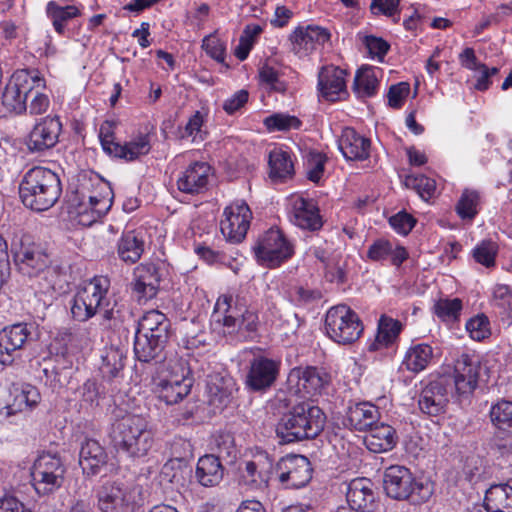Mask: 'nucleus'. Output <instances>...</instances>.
I'll return each instance as SVG.
<instances>
[{
    "label": "nucleus",
    "instance_id": "39448f33",
    "mask_svg": "<svg viewBox=\"0 0 512 512\" xmlns=\"http://www.w3.org/2000/svg\"><path fill=\"white\" fill-rule=\"evenodd\" d=\"M383 488L391 499L408 501L412 505L427 502L433 494L431 484L418 480L411 470L403 465H391L385 469Z\"/></svg>",
    "mask_w": 512,
    "mask_h": 512
},
{
    "label": "nucleus",
    "instance_id": "603ef678",
    "mask_svg": "<svg viewBox=\"0 0 512 512\" xmlns=\"http://www.w3.org/2000/svg\"><path fill=\"white\" fill-rule=\"evenodd\" d=\"M462 310L459 298L439 299L434 305V313L443 321L456 320Z\"/></svg>",
    "mask_w": 512,
    "mask_h": 512
},
{
    "label": "nucleus",
    "instance_id": "dca6fc26",
    "mask_svg": "<svg viewBox=\"0 0 512 512\" xmlns=\"http://www.w3.org/2000/svg\"><path fill=\"white\" fill-rule=\"evenodd\" d=\"M220 230L230 243H240L246 237L252 212L244 201H236L224 209Z\"/></svg>",
    "mask_w": 512,
    "mask_h": 512
},
{
    "label": "nucleus",
    "instance_id": "c03bdc74",
    "mask_svg": "<svg viewBox=\"0 0 512 512\" xmlns=\"http://www.w3.org/2000/svg\"><path fill=\"white\" fill-rule=\"evenodd\" d=\"M118 148L121 151H115L113 156L126 161H134L150 152V137L148 134H139L123 145L118 144Z\"/></svg>",
    "mask_w": 512,
    "mask_h": 512
},
{
    "label": "nucleus",
    "instance_id": "4468645a",
    "mask_svg": "<svg viewBox=\"0 0 512 512\" xmlns=\"http://www.w3.org/2000/svg\"><path fill=\"white\" fill-rule=\"evenodd\" d=\"M34 325L19 322L5 326L0 330V363L12 365L20 357V351L31 339Z\"/></svg>",
    "mask_w": 512,
    "mask_h": 512
},
{
    "label": "nucleus",
    "instance_id": "774afa93",
    "mask_svg": "<svg viewBox=\"0 0 512 512\" xmlns=\"http://www.w3.org/2000/svg\"><path fill=\"white\" fill-rule=\"evenodd\" d=\"M249 98V93L247 90H239L231 97L226 99L223 103V110L227 114H234L238 110H240L247 102Z\"/></svg>",
    "mask_w": 512,
    "mask_h": 512
},
{
    "label": "nucleus",
    "instance_id": "f3484780",
    "mask_svg": "<svg viewBox=\"0 0 512 512\" xmlns=\"http://www.w3.org/2000/svg\"><path fill=\"white\" fill-rule=\"evenodd\" d=\"M280 361L258 355L249 362L245 378L247 388L253 392H265L276 382L280 373Z\"/></svg>",
    "mask_w": 512,
    "mask_h": 512
},
{
    "label": "nucleus",
    "instance_id": "338daca9",
    "mask_svg": "<svg viewBox=\"0 0 512 512\" xmlns=\"http://www.w3.org/2000/svg\"><path fill=\"white\" fill-rule=\"evenodd\" d=\"M43 88H37L34 90L32 96L31 102L29 105H27V110L29 114L31 115H40L45 113L50 105L49 97L42 93L41 90Z\"/></svg>",
    "mask_w": 512,
    "mask_h": 512
},
{
    "label": "nucleus",
    "instance_id": "0e129e2a",
    "mask_svg": "<svg viewBox=\"0 0 512 512\" xmlns=\"http://www.w3.org/2000/svg\"><path fill=\"white\" fill-rule=\"evenodd\" d=\"M203 48L206 53L218 62H223L225 59V46L224 43L216 36L210 35L203 40Z\"/></svg>",
    "mask_w": 512,
    "mask_h": 512
},
{
    "label": "nucleus",
    "instance_id": "f8f14e48",
    "mask_svg": "<svg viewBox=\"0 0 512 512\" xmlns=\"http://www.w3.org/2000/svg\"><path fill=\"white\" fill-rule=\"evenodd\" d=\"M254 251L259 261L276 268L293 256L294 246L280 229L271 228L259 238Z\"/></svg>",
    "mask_w": 512,
    "mask_h": 512
},
{
    "label": "nucleus",
    "instance_id": "72a5a7b5",
    "mask_svg": "<svg viewBox=\"0 0 512 512\" xmlns=\"http://www.w3.org/2000/svg\"><path fill=\"white\" fill-rule=\"evenodd\" d=\"M380 417L378 408L370 402L356 403L348 407L347 425L357 431H366L373 427Z\"/></svg>",
    "mask_w": 512,
    "mask_h": 512
},
{
    "label": "nucleus",
    "instance_id": "9b49d317",
    "mask_svg": "<svg viewBox=\"0 0 512 512\" xmlns=\"http://www.w3.org/2000/svg\"><path fill=\"white\" fill-rule=\"evenodd\" d=\"M12 253L18 271L28 277L38 276L51 262L46 249L30 235H23L13 243Z\"/></svg>",
    "mask_w": 512,
    "mask_h": 512
},
{
    "label": "nucleus",
    "instance_id": "b1692460",
    "mask_svg": "<svg viewBox=\"0 0 512 512\" xmlns=\"http://www.w3.org/2000/svg\"><path fill=\"white\" fill-rule=\"evenodd\" d=\"M62 123L57 116H47L38 121L28 135L27 148L31 152H44L59 141Z\"/></svg>",
    "mask_w": 512,
    "mask_h": 512
},
{
    "label": "nucleus",
    "instance_id": "c756f323",
    "mask_svg": "<svg viewBox=\"0 0 512 512\" xmlns=\"http://www.w3.org/2000/svg\"><path fill=\"white\" fill-rule=\"evenodd\" d=\"M168 336L135 333L134 353L137 360L144 363L161 360L168 342Z\"/></svg>",
    "mask_w": 512,
    "mask_h": 512
},
{
    "label": "nucleus",
    "instance_id": "6e6552de",
    "mask_svg": "<svg viewBox=\"0 0 512 512\" xmlns=\"http://www.w3.org/2000/svg\"><path fill=\"white\" fill-rule=\"evenodd\" d=\"M164 366L167 375L156 382L155 393L167 405L177 404L190 393L193 379L188 376L189 370L181 359L165 358Z\"/></svg>",
    "mask_w": 512,
    "mask_h": 512
},
{
    "label": "nucleus",
    "instance_id": "09e8293b",
    "mask_svg": "<svg viewBox=\"0 0 512 512\" xmlns=\"http://www.w3.org/2000/svg\"><path fill=\"white\" fill-rule=\"evenodd\" d=\"M405 185L417 192L425 201L432 198L436 191V182L434 179L425 175H409L405 179Z\"/></svg>",
    "mask_w": 512,
    "mask_h": 512
},
{
    "label": "nucleus",
    "instance_id": "412c9836",
    "mask_svg": "<svg viewBox=\"0 0 512 512\" xmlns=\"http://www.w3.org/2000/svg\"><path fill=\"white\" fill-rule=\"evenodd\" d=\"M97 507L101 512H127L132 495L129 487L119 480H108L96 490Z\"/></svg>",
    "mask_w": 512,
    "mask_h": 512
},
{
    "label": "nucleus",
    "instance_id": "2eb2a0df",
    "mask_svg": "<svg viewBox=\"0 0 512 512\" xmlns=\"http://www.w3.org/2000/svg\"><path fill=\"white\" fill-rule=\"evenodd\" d=\"M275 478L285 487H304L312 478L310 461L303 455H287L275 465Z\"/></svg>",
    "mask_w": 512,
    "mask_h": 512
},
{
    "label": "nucleus",
    "instance_id": "5fc2aeb1",
    "mask_svg": "<svg viewBox=\"0 0 512 512\" xmlns=\"http://www.w3.org/2000/svg\"><path fill=\"white\" fill-rule=\"evenodd\" d=\"M489 325L485 315H477L466 323V330L473 340L481 341L490 335Z\"/></svg>",
    "mask_w": 512,
    "mask_h": 512
},
{
    "label": "nucleus",
    "instance_id": "a18cd8bd",
    "mask_svg": "<svg viewBox=\"0 0 512 512\" xmlns=\"http://www.w3.org/2000/svg\"><path fill=\"white\" fill-rule=\"evenodd\" d=\"M378 77L376 70L372 67H364L357 71L353 90L360 98L372 97L378 90Z\"/></svg>",
    "mask_w": 512,
    "mask_h": 512
},
{
    "label": "nucleus",
    "instance_id": "c85d7f7f",
    "mask_svg": "<svg viewBox=\"0 0 512 512\" xmlns=\"http://www.w3.org/2000/svg\"><path fill=\"white\" fill-rule=\"evenodd\" d=\"M211 166L206 162H194L177 180L178 189L186 194H199L207 189Z\"/></svg>",
    "mask_w": 512,
    "mask_h": 512
},
{
    "label": "nucleus",
    "instance_id": "423d86ee",
    "mask_svg": "<svg viewBox=\"0 0 512 512\" xmlns=\"http://www.w3.org/2000/svg\"><path fill=\"white\" fill-rule=\"evenodd\" d=\"M212 316L217 324L222 325L223 333L229 335L239 332L254 333L259 325L257 312L247 308L231 294L218 297Z\"/></svg>",
    "mask_w": 512,
    "mask_h": 512
},
{
    "label": "nucleus",
    "instance_id": "79ce46f5",
    "mask_svg": "<svg viewBox=\"0 0 512 512\" xmlns=\"http://www.w3.org/2000/svg\"><path fill=\"white\" fill-rule=\"evenodd\" d=\"M117 252L122 261L134 264L144 252V241L135 231H128L119 239Z\"/></svg>",
    "mask_w": 512,
    "mask_h": 512
},
{
    "label": "nucleus",
    "instance_id": "4d7b16f0",
    "mask_svg": "<svg viewBox=\"0 0 512 512\" xmlns=\"http://www.w3.org/2000/svg\"><path fill=\"white\" fill-rule=\"evenodd\" d=\"M497 247L492 241H483L473 250V257L476 262L491 267L495 264Z\"/></svg>",
    "mask_w": 512,
    "mask_h": 512
},
{
    "label": "nucleus",
    "instance_id": "cd10ccee",
    "mask_svg": "<svg viewBox=\"0 0 512 512\" xmlns=\"http://www.w3.org/2000/svg\"><path fill=\"white\" fill-rule=\"evenodd\" d=\"M236 384L232 377L223 376L219 373L208 376L206 392L208 404L216 410H223L232 400L236 390Z\"/></svg>",
    "mask_w": 512,
    "mask_h": 512
},
{
    "label": "nucleus",
    "instance_id": "680f3d73",
    "mask_svg": "<svg viewBox=\"0 0 512 512\" xmlns=\"http://www.w3.org/2000/svg\"><path fill=\"white\" fill-rule=\"evenodd\" d=\"M410 93V85L407 82H400L392 85L388 91V104L392 108H400L405 98Z\"/></svg>",
    "mask_w": 512,
    "mask_h": 512
},
{
    "label": "nucleus",
    "instance_id": "c9c22d12",
    "mask_svg": "<svg viewBox=\"0 0 512 512\" xmlns=\"http://www.w3.org/2000/svg\"><path fill=\"white\" fill-rule=\"evenodd\" d=\"M364 442L366 447L374 453H382L392 450L398 441L396 430L385 423L375 424L371 427Z\"/></svg>",
    "mask_w": 512,
    "mask_h": 512
},
{
    "label": "nucleus",
    "instance_id": "393cba45",
    "mask_svg": "<svg viewBox=\"0 0 512 512\" xmlns=\"http://www.w3.org/2000/svg\"><path fill=\"white\" fill-rule=\"evenodd\" d=\"M292 221L297 227L312 232L323 226V218L316 202L302 196L292 199Z\"/></svg>",
    "mask_w": 512,
    "mask_h": 512
},
{
    "label": "nucleus",
    "instance_id": "ddd939ff",
    "mask_svg": "<svg viewBox=\"0 0 512 512\" xmlns=\"http://www.w3.org/2000/svg\"><path fill=\"white\" fill-rule=\"evenodd\" d=\"M91 186L95 191L87 196L88 204H80L77 210L78 221L84 226L98 222L112 206L113 193L107 182L96 176Z\"/></svg>",
    "mask_w": 512,
    "mask_h": 512
},
{
    "label": "nucleus",
    "instance_id": "7c9ffc66",
    "mask_svg": "<svg viewBox=\"0 0 512 512\" xmlns=\"http://www.w3.org/2000/svg\"><path fill=\"white\" fill-rule=\"evenodd\" d=\"M371 142L351 127L342 130L338 140V147L344 158L350 161H362L370 155Z\"/></svg>",
    "mask_w": 512,
    "mask_h": 512
},
{
    "label": "nucleus",
    "instance_id": "f03ea898",
    "mask_svg": "<svg viewBox=\"0 0 512 512\" xmlns=\"http://www.w3.org/2000/svg\"><path fill=\"white\" fill-rule=\"evenodd\" d=\"M110 288V280L104 276L94 277L88 284L82 287L71 301L72 317L80 322H85L101 313L105 321L121 322L123 315L117 304L110 305L107 293Z\"/></svg>",
    "mask_w": 512,
    "mask_h": 512
},
{
    "label": "nucleus",
    "instance_id": "0eeeda50",
    "mask_svg": "<svg viewBox=\"0 0 512 512\" xmlns=\"http://www.w3.org/2000/svg\"><path fill=\"white\" fill-rule=\"evenodd\" d=\"M45 87L46 81L38 69H18L6 84L1 102L8 111L21 114L27 111V99L34 90Z\"/></svg>",
    "mask_w": 512,
    "mask_h": 512
},
{
    "label": "nucleus",
    "instance_id": "052dcab7",
    "mask_svg": "<svg viewBox=\"0 0 512 512\" xmlns=\"http://www.w3.org/2000/svg\"><path fill=\"white\" fill-rule=\"evenodd\" d=\"M99 139L103 150L108 154L112 155L115 151H121L118 148L117 142L114 141V132L112 130V124L109 121H105L99 129Z\"/></svg>",
    "mask_w": 512,
    "mask_h": 512
},
{
    "label": "nucleus",
    "instance_id": "aec40b11",
    "mask_svg": "<svg viewBox=\"0 0 512 512\" xmlns=\"http://www.w3.org/2000/svg\"><path fill=\"white\" fill-rule=\"evenodd\" d=\"M331 381V376L324 368L315 366L295 367L287 378L288 385L295 388L296 393L314 396L321 393Z\"/></svg>",
    "mask_w": 512,
    "mask_h": 512
},
{
    "label": "nucleus",
    "instance_id": "9d476101",
    "mask_svg": "<svg viewBox=\"0 0 512 512\" xmlns=\"http://www.w3.org/2000/svg\"><path fill=\"white\" fill-rule=\"evenodd\" d=\"M325 328L327 335L342 345L354 343L363 332L359 316L347 305H337L327 311Z\"/></svg>",
    "mask_w": 512,
    "mask_h": 512
},
{
    "label": "nucleus",
    "instance_id": "4c0bfd02",
    "mask_svg": "<svg viewBox=\"0 0 512 512\" xmlns=\"http://www.w3.org/2000/svg\"><path fill=\"white\" fill-rule=\"evenodd\" d=\"M486 512H512V486L509 484L492 485L485 494Z\"/></svg>",
    "mask_w": 512,
    "mask_h": 512
},
{
    "label": "nucleus",
    "instance_id": "1a4fd4ad",
    "mask_svg": "<svg viewBox=\"0 0 512 512\" xmlns=\"http://www.w3.org/2000/svg\"><path fill=\"white\" fill-rule=\"evenodd\" d=\"M66 467L56 453L43 452L34 461L31 471L32 485L39 496H48L58 490L63 482Z\"/></svg>",
    "mask_w": 512,
    "mask_h": 512
},
{
    "label": "nucleus",
    "instance_id": "864d4df0",
    "mask_svg": "<svg viewBox=\"0 0 512 512\" xmlns=\"http://www.w3.org/2000/svg\"><path fill=\"white\" fill-rule=\"evenodd\" d=\"M264 124L269 131H288L298 129L301 121L295 116L276 113L266 117Z\"/></svg>",
    "mask_w": 512,
    "mask_h": 512
},
{
    "label": "nucleus",
    "instance_id": "49530a36",
    "mask_svg": "<svg viewBox=\"0 0 512 512\" xmlns=\"http://www.w3.org/2000/svg\"><path fill=\"white\" fill-rule=\"evenodd\" d=\"M125 366V355L118 348H109L102 355V364L100 367L104 377L115 378Z\"/></svg>",
    "mask_w": 512,
    "mask_h": 512
},
{
    "label": "nucleus",
    "instance_id": "e433bc0d",
    "mask_svg": "<svg viewBox=\"0 0 512 512\" xmlns=\"http://www.w3.org/2000/svg\"><path fill=\"white\" fill-rule=\"evenodd\" d=\"M46 15L51 21L55 32L64 35L67 24L81 15L79 7L75 5H62L51 0L46 5Z\"/></svg>",
    "mask_w": 512,
    "mask_h": 512
},
{
    "label": "nucleus",
    "instance_id": "3c124183",
    "mask_svg": "<svg viewBox=\"0 0 512 512\" xmlns=\"http://www.w3.org/2000/svg\"><path fill=\"white\" fill-rule=\"evenodd\" d=\"M215 449L218 453L216 457L227 459L231 462L237 458L238 450L235 445L234 436L230 432H220L215 437Z\"/></svg>",
    "mask_w": 512,
    "mask_h": 512
},
{
    "label": "nucleus",
    "instance_id": "13d9d810",
    "mask_svg": "<svg viewBox=\"0 0 512 512\" xmlns=\"http://www.w3.org/2000/svg\"><path fill=\"white\" fill-rule=\"evenodd\" d=\"M81 402L88 406H97L104 392L94 380H87L80 388Z\"/></svg>",
    "mask_w": 512,
    "mask_h": 512
},
{
    "label": "nucleus",
    "instance_id": "69168bd1",
    "mask_svg": "<svg viewBox=\"0 0 512 512\" xmlns=\"http://www.w3.org/2000/svg\"><path fill=\"white\" fill-rule=\"evenodd\" d=\"M364 44L369 54L372 57H377L380 61L383 60L390 48L387 41L371 35L364 38Z\"/></svg>",
    "mask_w": 512,
    "mask_h": 512
},
{
    "label": "nucleus",
    "instance_id": "f704fd0d",
    "mask_svg": "<svg viewBox=\"0 0 512 512\" xmlns=\"http://www.w3.org/2000/svg\"><path fill=\"white\" fill-rule=\"evenodd\" d=\"M224 476V467L219 457L207 454L199 458L195 478L204 487H215L220 484Z\"/></svg>",
    "mask_w": 512,
    "mask_h": 512
},
{
    "label": "nucleus",
    "instance_id": "ea45409f",
    "mask_svg": "<svg viewBox=\"0 0 512 512\" xmlns=\"http://www.w3.org/2000/svg\"><path fill=\"white\" fill-rule=\"evenodd\" d=\"M401 330L402 324L399 320L382 315L378 322L375 340L370 345V350L376 351L391 346L398 338Z\"/></svg>",
    "mask_w": 512,
    "mask_h": 512
},
{
    "label": "nucleus",
    "instance_id": "e2e57ef3",
    "mask_svg": "<svg viewBox=\"0 0 512 512\" xmlns=\"http://www.w3.org/2000/svg\"><path fill=\"white\" fill-rule=\"evenodd\" d=\"M399 0H372L370 10L373 14H383L388 17H393L394 22L399 20V16L395 18L398 13Z\"/></svg>",
    "mask_w": 512,
    "mask_h": 512
},
{
    "label": "nucleus",
    "instance_id": "2f4dec72",
    "mask_svg": "<svg viewBox=\"0 0 512 512\" xmlns=\"http://www.w3.org/2000/svg\"><path fill=\"white\" fill-rule=\"evenodd\" d=\"M108 455L100 443L94 439H85L81 444L79 464L84 473L90 476L100 473L107 464Z\"/></svg>",
    "mask_w": 512,
    "mask_h": 512
},
{
    "label": "nucleus",
    "instance_id": "4be33fe9",
    "mask_svg": "<svg viewBox=\"0 0 512 512\" xmlns=\"http://www.w3.org/2000/svg\"><path fill=\"white\" fill-rule=\"evenodd\" d=\"M272 477H275L273 460L267 453H261L240 469L239 482L251 490H264Z\"/></svg>",
    "mask_w": 512,
    "mask_h": 512
},
{
    "label": "nucleus",
    "instance_id": "bf43d9fd",
    "mask_svg": "<svg viewBox=\"0 0 512 512\" xmlns=\"http://www.w3.org/2000/svg\"><path fill=\"white\" fill-rule=\"evenodd\" d=\"M390 225L393 229L402 235H407L414 228L416 219L405 211H400L389 219Z\"/></svg>",
    "mask_w": 512,
    "mask_h": 512
},
{
    "label": "nucleus",
    "instance_id": "8fccbe9b",
    "mask_svg": "<svg viewBox=\"0 0 512 512\" xmlns=\"http://www.w3.org/2000/svg\"><path fill=\"white\" fill-rule=\"evenodd\" d=\"M490 419L499 429L512 426V401L500 400L490 409Z\"/></svg>",
    "mask_w": 512,
    "mask_h": 512
},
{
    "label": "nucleus",
    "instance_id": "bb28decb",
    "mask_svg": "<svg viewBox=\"0 0 512 512\" xmlns=\"http://www.w3.org/2000/svg\"><path fill=\"white\" fill-rule=\"evenodd\" d=\"M346 71L330 65L323 67L318 74V90L327 101H337L341 94H347Z\"/></svg>",
    "mask_w": 512,
    "mask_h": 512
},
{
    "label": "nucleus",
    "instance_id": "a878e982",
    "mask_svg": "<svg viewBox=\"0 0 512 512\" xmlns=\"http://www.w3.org/2000/svg\"><path fill=\"white\" fill-rule=\"evenodd\" d=\"M346 499L353 512H373L377 506L373 483L366 478L353 479L349 483Z\"/></svg>",
    "mask_w": 512,
    "mask_h": 512
},
{
    "label": "nucleus",
    "instance_id": "20e7f679",
    "mask_svg": "<svg viewBox=\"0 0 512 512\" xmlns=\"http://www.w3.org/2000/svg\"><path fill=\"white\" fill-rule=\"evenodd\" d=\"M61 193L62 186L59 176L42 166L29 169L19 186L22 203L37 212L46 211L54 206Z\"/></svg>",
    "mask_w": 512,
    "mask_h": 512
},
{
    "label": "nucleus",
    "instance_id": "f257e3e1",
    "mask_svg": "<svg viewBox=\"0 0 512 512\" xmlns=\"http://www.w3.org/2000/svg\"><path fill=\"white\" fill-rule=\"evenodd\" d=\"M273 405L286 408L276 426V434L283 443H292L317 437L326 422L324 412L310 402H300L291 406L284 394H277Z\"/></svg>",
    "mask_w": 512,
    "mask_h": 512
},
{
    "label": "nucleus",
    "instance_id": "a19ab883",
    "mask_svg": "<svg viewBox=\"0 0 512 512\" xmlns=\"http://www.w3.org/2000/svg\"><path fill=\"white\" fill-rule=\"evenodd\" d=\"M433 359V348L426 343L412 345L406 351L402 366L408 371L419 373L426 369Z\"/></svg>",
    "mask_w": 512,
    "mask_h": 512
},
{
    "label": "nucleus",
    "instance_id": "de8ad7c7",
    "mask_svg": "<svg viewBox=\"0 0 512 512\" xmlns=\"http://www.w3.org/2000/svg\"><path fill=\"white\" fill-rule=\"evenodd\" d=\"M480 195L475 190L465 189L456 205V211L462 219H473L477 213Z\"/></svg>",
    "mask_w": 512,
    "mask_h": 512
},
{
    "label": "nucleus",
    "instance_id": "a211bd4d",
    "mask_svg": "<svg viewBox=\"0 0 512 512\" xmlns=\"http://www.w3.org/2000/svg\"><path fill=\"white\" fill-rule=\"evenodd\" d=\"M482 370L481 360L475 353H462L454 363V387L458 396L468 397L478 386Z\"/></svg>",
    "mask_w": 512,
    "mask_h": 512
},
{
    "label": "nucleus",
    "instance_id": "7ed1b4c3",
    "mask_svg": "<svg viewBox=\"0 0 512 512\" xmlns=\"http://www.w3.org/2000/svg\"><path fill=\"white\" fill-rule=\"evenodd\" d=\"M110 437L117 451L133 460L145 458L155 443L154 433L148 421L135 414L117 419L112 424Z\"/></svg>",
    "mask_w": 512,
    "mask_h": 512
},
{
    "label": "nucleus",
    "instance_id": "37998d69",
    "mask_svg": "<svg viewBox=\"0 0 512 512\" xmlns=\"http://www.w3.org/2000/svg\"><path fill=\"white\" fill-rule=\"evenodd\" d=\"M169 329L170 321L166 315L158 310H150L139 320L136 332L169 337Z\"/></svg>",
    "mask_w": 512,
    "mask_h": 512
},
{
    "label": "nucleus",
    "instance_id": "6e6d98bb",
    "mask_svg": "<svg viewBox=\"0 0 512 512\" xmlns=\"http://www.w3.org/2000/svg\"><path fill=\"white\" fill-rule=\"evenodd\" d=\"M326 162V155L311 152L307 160V178L314 183H318L323 176Z\"/></svg>",
    "mask_w": 512,
    "mask_h": 512
},
{
    "label": "nucleus",
    "instance_id": "473e14b6",
    "mask_svg": "<svg viewBox=\"0 0 512 512\" xmlns=\"http://www.w3.org/2000/svg\"><path fill=\"white\" fill-rule=\"evenodd\" d=\"M330 39V33L327 29L308 25L307 27H298L290 35V41L293 50L299 53L304 50L306 53L315 49L316 45H323Z\"/></svg>",
    "mask_w": 512,
    "mask_h": 512
},
{
    "label": "nucleus",
    "instance_id": "5701e85b",
    "mask_svg": "<svg viewBox=\"0 0 512 512\" xmlns=\"http://www.w3.org/2000/svg\"><path fill=\"white\" fill-rule=\"evenodd\" d=\"M450 381L441 376L430 381L423 387L418 399L421 412L429 416H438L445 412L449 402L448 391Z\"/></svg>",
    "mask_w": 512,
    "mask_h": 512
},
{
    "label": "nucleus",
    "instance_id": "6ab92c4d",
    "mask_svg": "<svg viewBox=\"0 0 512 512\" xmlns=\"http://www.w3.org/2000/svg\"><path fill=\"white\" fill-rule=\"evenodd\" d=\"M163 271L155 263H142L133 272L132 294L138 303H146L158 294Z\"/></svg>",
    "mask_w": 512,
    "mask_h": 512
},
{
    "label": "nucleus",
    "instance_id": "58836bf2",
    "mask_svg": "<svg viewBox=\"0 0 512 512\" xmlns=\"http://www.w3.org/2000/svg\"><path fill=\"white\" fill-rule=\"evenodd\" d=\"M269 176L273 181L283 182L294 175V162L291 154L282 148H275L269 153Z\"/></svg>",
    "mask_w": 512,
    "mask_h": 512
}]
</instances>
